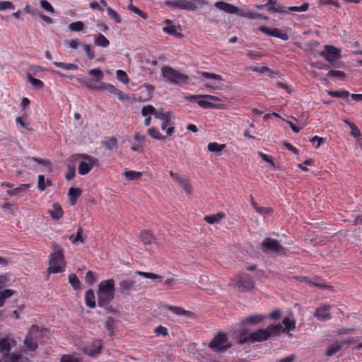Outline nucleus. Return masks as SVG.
<instances>
[{
	"label": "nucleus",
	"instance_id": "obj_1",
	"mask_svg": "<svg viewBox=\"0 0 362 362\" xmlns=\"http://www.w3.org/2000/svg\"><path fill=\"white\" fill-rule=\"evenodd\" d=\"M277 327L268 326L266 329H260L256 332L246 334L245 332L238 334L239 337V341L240 343L245 342H261L266 341L269 337L276 335ZM245 332V330H243Z\"/></svg>",
	"mask_w": 362,
	"mask_h": 362
},
{
	"label": "nucleus",
	"instance_id": "obj_2",
	"mask_svg": "<svg viewBox=\"0 0 362 362\" xmlns=\"http://www.w3.org/2000/svg\"><path fill=\"white\" fill-rule=\"evenodd\" d=\"M115 296V282L113 279L102 281L98 285V300L100 306L109 304Z\"/></svg>",
	"mask_w": 362,
	"mask_h": 362
},
{
	"label": "nucleus",
	"instance_id": "obj_3",
	"mask_svg": "<svg viewBox=\"0 0 362 362\" xmlns=\"http://www.w3.org/2000/svg\"><path fill=\"white\" fill-rule=\"evenodd\" d=\"M65 262L62 249L57 245L53 247V252L49 255L47 272L51 274L61 273L65 269Z\"/></svg>",
	"mask_w": 362,
	"mask_h": 362
},
{
	"label": "nucleus",
	"instance_id": "obj_4",
	"mask_svg": "<svg viewBox=\"0 0 362 362\" xmlns=\"http://www.w3.org/2000/svg\"><path fill=\"white\" fill-rule=\"evenodd\" d=\"M164 4L165 6L173 8L194 11L198 6L208 5V1L207 0H166Z\"/></svg>",
	"mask_w": 362,
	"mask_h": 362
},
{
	"label": "nucleus",
	"instance_id": "obj_5",
	"mask_svg": "<svg viewBox=\"0 0 362 362\" xmlns=\"http://www.w3.org/2000/svg\"><path fill=\"white\" fill-rule=\"evenodd\" d=\"M162 74L164 78L170 83L180 85H185L189 83V76L177 70L168 66L162 68Z\"/></svg>",
	"mask_w": 362,
	"mask_h": 362
},
{
	"label": "nucleus",
	"instance_id": "obj_6",
	"mask_svg": "<svg viewBox=\"0 0 362 362\" xmlns=\"http://www.w3.org/2000/svg\"><path fill=\"white\" fill-rule=\"evenodd\" d=\"M231 346V341L224 333H218L209 343V347L215 352L226 351Z\"/></svg>",
	"mask_w": 362,
	"mask_h": 362
},
{
	"label": "nucleus",
	"instance_id": "obj_7",
	"mask_svg": "<svg viewBox=\"0 0 362 362\" xmlns=\"http://www.w3.org/2000/svg\"><path fill=\"white\" fill-rule=\"evenodd\" d=\"M169 173L173 180L185 192L187 195L190 196L193 194V187L188 179L173 170H170Z\"/></svg>",
	"mask_w": 362,
	"mask_h": 362
},
{
	"label": "nucleus",
	"instance_id": "obj_8",
	"mask_svg": "<svg viewBox=\"0 0 362 362\" xmlns=\"http://www.w3.org/2000/svg\"><path fill=\"white\" fill-rule=\"evenodd\" d=\"M262 250L265 252H274L278 254L284 253V248L274 239L269 238H265L261 244Z\"/></svg>",
	"mask_w": 362,
	"mask_h": 362
},
{
	"label": "nucleus",
	"instance_id": "obj_9",
	"mask_svg": "<svg viewBox=\"0 0 362 362\" xmlns=\"http://www.w3.org/2000/svg\"><path fill=\"white\" fill-rule=\"evenodd\" d=\"M272 327H277L276 335L282 332H289L296 327V320L292 315L284 318L282 324L271 325Z\"/></svg>",
	"mask_w": 362,
	"mask_h": 362
},
{
	"label": "nucleus",
	"instance_id": "obj_10",
	"mask_svg": "<svg viewBox=\"0 0 362 362\" xmlns=\"http://www.w3.org/2000/svg\"><path fill=\"white\" fill-rule=\"evenodd\" d=\"M320 55L329 62H334L340 56V51L332 45H325Z\"/></svg>",
	"mask_w": 362,
	"mask_h": 362
},
{
	"label": "nucleus",
	"instance_id": "obj_11",
	"mask_svg": "<svg viewBox=\"0 0 362 362\" xmlns=\"http://www.w3.org/2000/svg\"><path fill=\"white\" fill-rule=\"evenodd\" d=\"M259 30L267 35L275 37L284 41L288 40V35L286 33H282L278 28H269L267 27L261 26L259 28Z\"/></svg>",
	"mask_w": 362,
	"mask_h": 362
},
{
	"label": "nucleus",
	"instance_id": "obj_12",
	"mask_svg": "<svg viewBox=\"0 0 362 362\" xmlns=\"http://www.w3.org/2000/svg\"><path fill=\"white\" fill-rule=\"evenodd\" d=\"M267 6L269 11L276 12L280 13H286L287 8L283 5L276 4V0H268L267 3L264 5H257L256 7L258 8Z\"/></svg>",
	"mask_w": 362,
	"mask_h": 362
},
{
	"label": "nucleus",
	"instance_id": "obj_13",
	"mask_svg": "<svg viewBox=\"0 0 362 362\" xmlns=\"http://www.w3.org/2000/svg\"><path fill=\"white\" fill-rule=\"evenodd\" d=\"M102 345L100 341L95 340L86 346L83 349V352L90 356H95L100 353Z\"/></svg>",
	"mask_w": 362,
	"mask_h": 362
},
{
	"label": "nucleus",
	"instance_id": "obj_14",
	"mask_svg": "<svg viewBox=\"0 0 362 362\" xmlns=\"http://www.w3.org/2000/svg\"><path fill=\"white\" fill-rule=\"evenodd\" d=\"M39 332V327L37 326H33L30 328L29 334L24 340L25 346L31 351H34L37 348V344L32 339L31 335H35Z\"/></svg>",
	"mask_w": 362,
	"mask_h": 362
},
{
	"label": "nucleus",
	"instance_id": "obj_15",
	"mask_svg": "<svg viewBox=\"0 0 362 362\" xmlns=\"http://www.w3.org/2000/svg\"><path fill=\"white\" fill-rule=\"evenodd\" d=\"M95 89L98 90H105L110 94L117 95L121 100H124L122 92L110 83H102L100 86L95 87Z\"/></svg>",
	"mask_w": 362,
	"mask_h": 362
},
{
	"label": "nucleus",
	"instance_id": "obj_16",
	"mask_svg": "<svg viewBox=\"0 0 362 362\" xmlns=\"http://www.w3.org/2000/svg\"><path fill=\"white\" fill-rule=\"evenodd\" d=\"M236 286L240 291H247L253 287V281L248 276H242L237 281Z\"/></svg>",
	"mask_w": 362,
	"mask_h": 362
},
{
	"label": "nucleus",
	"instance_id": "obj_17",
	"mask_svg": "<svg viewBox=\"0 0 362 362\" xmlns=\"http://www.w3.org/2000/svg\"><path fill=\"white\" fill-rule=\"evenodd\" d=\"M214 5L218 9L230 14L238 13L239 11L237 6L222 1L216 2Z\"/></svg>",
	"mask_w": 362,
	"mask_h": 362
},
{
	"label": "nucleus",
	"instance_id": "obj_18",
	"mask_svg": "<svg viewBox=\"0 0 362 362\" xmlns=\"http://www.w3.org/2000/svg\"><path fill=\"white\" fill-rule=\"evenodd\" d=\"M96 164V160H82L78 165L79 174L86 175Z\"/></svg>",
	"mask_w": 362,
	"mask_h": 362
},
{
	"label": "nucleus",
	"instance_id": "obj_19",
	"mask_svg": "<svg viewBox=\"0 0 362 362\" xmlns=\"http://www.w3.org/2000/svg\"><path fill=\"white\" fill-rule=\"evenodd\" d=\"M174 125V117L172 115L170 117L162 121L161 129L165 131L167 136H170L175 133Z\"/></svg>",
	"mask_w": 362,
	"mask_h": 362
},
{
	"label": "nucleus",
	"instance_id": "obj_20",
	"mask_svg": "<svg viewBox=\"0 0 362 362\" xmlns=\"http://www.w3.org/2000/svg\"><path fill=\"white\" fill-rule=\"evenodd\" d=\"M251 204L254 209L263 216H269L272 214L271 208L259 206L252 197H251Z\"/></svg>",
	"mask_w": 362,
	"mask_h": 362
},
{
	"label": "nucleus",
	"instance_id": "obj_21",
	"mask_svg": "<svg viewBox=\"0 0 362 362\" xmlns=\"http://www.w3.org/2000/svg\"><path fill=\"white\" fill-rule=\"evenodd\" d=\"M330 309L331 307L327 305L320 307L317 309L315 316L320 320H327L330 317Z\"/></svg>",
	"mask_w": 362,
	"mask_h": 362
},
{
	"label": "nucleus",
	"instance_id": "obj_22",
	"mask_svg": "<svg viewBox=\"0 0 362 362\" xmlns=\"http://www.w3.org/2000/svg\"><path fill=\"white\" fill-rule=\"evenodd\" d=\"M265 319V316L260 314H255L247 317L243 320L242 324L245 326L246 324L257 325Z\"/></svg>",
	"mask_w": 362,
	"mask_h": 362
},
{
	"label": "nucleus",
	"instance_id": "obj_23",
	"mask_svg": "<svg viewBox=\"0 0 362 362\" xmlns=\"http://www.w3.org/2000/svg\"><path fill=\"white\" fill-rule=\"evenodd\" d=\"M165 23L168 24V25L162 28L163 32L175 37L182 36V35L177 31L176 26L171 25L172 21L170 20H166Z\"/></svg>",
	"mask_w": 362,
	"mask_h": 362
},
{
	"label": "nucleus",
	"instance_id": "obj_24",
	"mask_svg": "<svg viewBox=\"0 0 362 362\" xmlns=\"http://www.w3.org/2000/svg\"><path fill=\"white\" fill-rule=\"evenodd\" d=\"M49 214L53 219H59L62 217L64 213L59 204L54 203L52 209L49 210Z\"/></svg>",
	"mask_w": 362,
	"mask_h": 362
},
{
	"label": "nucleus",
	"instance_id": "obj_25",
	"mask_svg": "<svg viewBox=\"0 0 362 362\" xmlns=\"http://www.w3.org/2000/svg\"><path fill=\"white\" fill-rule=\"evenodd\" d=\"M81 190L79 188L71 187L68 192L69 202L71 205H74L77 199L80 197Z\"/></svg>",
	"mask_w": 362,
	"mask_h": 362
},
{
	"label": "nucleus",
	"instance_id": "obj_26",
	"mask_svg": "<svg viewBox=\"0 0 362 362\" xmlns=\"http://www.w3.org/2000/svg\"><path fill=\"white\" fill-rule=\"evenodd\" d=\"M139 238L145 245H152L155 243V238L153 235L148 231L142 232Z\"/></svg>",
	"mask_w": 362,
	"mask_h": 362
},
{
	"label": "nucleus",
	"instance_id": "obj_27",
	"mask_svg": "<svg viewBox=\"0 0 362 362\" xmlns=\"http://www.w3.org/2000/svg\"><path fill=\"white\" fill-rule=\"evenodd\" d=\"M225 218V214L223 212H218L216 214L210 216H206L204 220L210 224H215L220 223L223 218Z\"/></svg>",
	"mask_w": 362,
	"mask_h": 362
},
{
	"label": "nucleus",
	"instance_id": "obj_28",
	"mask_svg": "<svg viewBox=\"0 0 362 362\" xmlns=\"http://www.w3.org/2000/svg\"><path fill=\"white\" fill-rule=\"evenodd\" d=\"M86 304L88 307L93 308L95 307V297L93 290L89 289L85 294Z\"/></svg>",
	"mask_w": 362,
	"mask_h": 362
},
{
	"label": "nucleus",
	"instance_id": "obj_29",
	"mask_svg": "<svg viewBox=\"0 0 362 362\" xmlns=\"http://www.w3.org/2000/svg\"><path fill=\"white\" fill-rule=\"evenodd\" d=\"M226 148V144H219L217 142H211L208 144L207 148L210 152L216 153V156H220V152Z\"/></svg>",
	"mask_w": 362,
	"mask_h": 362
},
{
	"label": "nucleus",
	"instance_id": "obj_30",
	"mask_svg": "<svg viewBox=\"0 0 362 362\" xmlns=\"http://www.w3.org/2000/svg\"><path fill=\"white\" fill-rule=\"evenodd\" d=\"M11 346V340L6 338H3L0 339V352L6 355L10 349Z\"/></svg>",
	"mask_w": 362,
	"mask_h": 362
},
{
	"label": "nucleus",
	"instance_id": "obj_31",
	"mask_svg": "<svg viewBox=\"0 0 362 362\" xmlns=\"http://www.w3.org/2000/svg\"><path fill=\"white\" fill-rule=\"evenodd\" d=\"M327 92V94L332 97L344 98V99L347 98L350 95L349 92L346 90H344V89L337 90H329Z\"/></svg>",
	"mask_w": 362,
	"mask_h": 362
},
{
	"label": "nucleus",
	"instance_id": "obj_32",
	"mask_svg": "<svg viewBox=\"0 0 362 362\" xmlns=\"http://www.w3.org/2000/svg\"><path fill=\"white\" fill-rule=\"evenodd\" d=\"M199 74L202 76L205 79H209L215 81H223V76L219 74L210 73L207 71H200Z\"/></svg>",
	"mask_w": 362,
	"mask_h": 362
},
{
	"label": "nucleus",
	"instance_id": "obj_33",
	"mask_svg": "<svg viewBox=\"0 0 362 362\" xmlns=\"http://www.w3.org/2000/svg\"><path fill=\"white\" fill-rule=\"evenodd\" d=\"M0 362H28V359L23 358L22 356L16 354L11 355L0 360Z\"/></svg>",
	"mask_w": 362,
	"mask_h": 362
},
{
	"label": "nucleus",
	"instance_id": "obj_34",
	"mask_svg": "<svg viewBox=\"0 0 362 362\" xmlns=\"http://www.w3.org/2000/svg\"><path fill=\"white\" fill-rule=\"evenodd\" d=\"M95 45L101 47H107L110 45V41L105 35L99 33L95 38Z\"/></svg>",
	"mask_w": 362,
	"mask_h": 362
},
{
	"label": "nucleus",
	"instance_id": "obj_35",
	"mask_svg": "<svg viewBox=\"0 0 362 362\" xmlns=\"http://www.w3.org/2000/svg\"><path fill=\"white\" fill-rule=\"evenodd\" d=\"M136 274L156 282H162L163 280V277L154 273L136 272Z\"/></svg>",
	"mask_w": 362,
	"mask_h": 362
},
{
	"label": "nucleus",
	"instance_id": "obj_36",
	"mask_svg": "<svg viewBox=\"0 0 362 362\" xmlns=\"http://www.w3.org/2000/svg\"><path fill=\"white\" fill-rule=\"evenodd\" d=\"M15 293V291L11 289L0 290V308L4 306L5 301Z\"/></svg>",
	"mask_w": 362,
	"mask_h": 362
},
{
	"label": "nucleus",
	"instance_id": "obj_37",
	"mask_svg": "<svg viewBox=\"0 0 362 362\" xmlns=\"http://www.w3.org/2000/svg\"><path fill=\"white\" fill-rule=\"evenodd\" d=\"M173 115V112L170 111H163V108L156 109L155 112V118L159 119L163 121Z\"/></svg>",
	"mask_w": 362,
	"mask_h": 362
},
{
	"label": "nucleus",
	"instance_id": "obj_38",
	"mask_svg": "<svg viewBox=\"0 0 362 362\" xmlns=\"http://www.w3.org/2000/svg\"><path fill=\"white\" fill-rule=\"evenodd\" d=\"M147 132L148 135H150L153 139L163 141L165 140V136L162 135L159 132L158 129L156 127H151L148 129Z\"/></svg>",
	"mask_w": 362,
	"mask_h": 362
},
{
	"label": "nucleus",
	"instance_id": "obj_39",
	"mask_svg": "<svg viewBox=\"0 0 362 362\" xmlns=\"http://www.w3.org/2000/svg\"><path fill=\"white\" fill-rule=\"evenodd\" d=\"M103 145L106 149L112 151L117 148V140L115 137H111L103 141Z\"/></svg>",
	"mask_w": 362,
	"mask_h": 362
},
{
	"label": "nucleus",
	"instance_id": "obj_40",
	"mask_svg": "<svg viewBox=\"0 0 362 362\" xmlns=\"http://www.w3.org/2000/svg\"><path fill=\"white\" fill-rule=\"evenodd\" d=\"M27 79L32 84L34 88L41 89L44 86V83L40 79L35 78L32 76L31 74H27Z\"/></svg>",
	"mask_w": 362,
	"mask_h": 362
},
{
	"label": "nucleus",
	"instance_id": "obj_41",
	"mask_svg": "<svg viewBox=\"0 0 362 362\" xmlns=\"http://www.w3.org/2000/svg\"><path fill=\"white\" fill-rule=\"evenodd\" d=\"M51 184V182L48 179H45L44 175H40L38 176L37 187L40 191H44Z\"/></svg>",
	"mask_w": 362,
	"mask_h": 362
},
{
	"label": "nucleus",
	"instance_id": "obj_42",
	"mask_svg": "<svg viewBox=\"0 0 362 362\" xmlns=\"http://www.w3.org/2000/svg\"><path fill=\"white\" fill-rule=\"evenodd\" d=\"M142 173L141 172L134 171V170H125L123 173L124 177L127 180H134L139 179L141 176Z\"/></svg>",
	"mask_w": 362,
	"mask_h": 362
},
{
	"label": "nucleus",
	"instance_id": "obj_43",
	"mask_svg": "<svg viewBox=\"0 0 362 362\" xmlns=\"http://www.w3.org/2000/svg\"><path fill=\"white\" fill-rule=\"evenodd\" d=\"M30 186V184H22L19 185L18 187L11 190L7 191V194L10 197H14L17 195L19 193H21L22 192L25 191L26 189L29 188Z\"/></svg>",
	"mask_w": 362,
	"mask_h": 362
},
{
	"label": "nucleus",
	"instance_id": "obj_44",
	"mask_svg": "<svg viewBox=\"0 0 362 362\" xmlns=\"http://www.w3.org/2000/svg\"><path fill=\"white\" fill-rule=\"evenodd\" d=\"M53 64H54L57 67L62 68L66 70L76 71L78 69V66L76 64L71 63L54 62Z\"/></svg>",
	"mask_w": 362,
	"mask_h": 362
},
{
	"label": "nucleus",
	"instance_id": "obj_45",
	"mask_svg": "<svg viewBox=\"0 0 362 362\" xmlns=\"http://www.w3.org/2000/svg\"><path fill=\"white\" fill-rule=\"evenodd\" d=\"M310 4L308 2L303 3L300 6H290L286 7L287 13L288 12H304L306 11L309 8Z\"/></svg>",
	"mask_w": 362,
	"mask_h": 362
},
{
	"label": "nucleus",
	"instance_id": "obj_46",
	"mask_svg": "<svg viewBox=\"0 0 362 362\" xmlns=\"http://www.w3.org/2000/svg\"><path fill=\"white\" fill-rule=\"evenodd\" d=\"M341 348V344L339 342H335L333 344L330 345L327 351L326 354L328 356H331L338 352Z\"/></svg>",
	"mask_w": 362,
	"mask_h": 362
},
{
	"label": "nucleus",
	"instance_id": "obj_47",
	"mask_svg": "<svg viewBox=\"0 0 362 362\" xmlns=\"http://www.w3.org/2000/svg\"><path fill=\"white\" fill-rule=\"evenodd\" d=\"M134 281L133 280H123L119 284V289L122 291H129L134 286Z\"/></svg>",
	"mask_w": 362,
	"mask_h": 362
},
{
	"label": "nucleus",
	"instance_id": "obj_48",
	"mask_svg": "<svg viewBox=\"0 0 362 362\" xmlns=\"http://www.w3.org/2000/svg\"><path fill=\"white\" fill-rule=\"evenodd\" d=\"M69 239L74 244L78 245L83 243V231L81 229H78L76 235H72L69 237Z\"/></svg>",
	"mask_w": 362,
	"mask_h": 362
},
{
	"label": "nucleus",
	"instance_id": "obj_49",
	"mask_svg": "<svg viewBox=\"0 0 362 362\" xmlns=\"http://www.w3.org/2000/svg\"><path fill=\"white\" fill-rule=\"evenodd\" d=\"M84 23L82 21H76L69 25V29L72 32H81L84 28Z\"/></svg>",
	"mask_w": 362,
	"mask_h": 362
},
{
	"label": "nucleus",
	"instance_id": "obj_50",
	"mask_svg": "<svg viewBox=\"0 0 362 362\" xmlns=\"http://www.w3.org/2000/svg\"><path fill=\"white\" fill-rule=\"evenodd\" d=\"M200 98H207L212 101L218 100L217 97L211 95H190L187 98V99L190 101Z\"/></svg>",
	"mask_w": 362,
	"mask_h": 362
},
{
	"label": "nucleus",
	"instance_id": "obj_51",
	"mask_svg": "<svg viewBox=\"0 0 362 362\" xmlns=\"http://www.w3.org/2000/svg\"><path fill=\"white\" fill-rule=\"evenodd\" d=\"M107 12L108 16L111 18L114 19L116 23H120L122 22V18L120 16L113 8H112L111 7H107Z\"/></svg>",
	"mask_w": 362,
	"mask_h": 362
},
{
	"label": "nucleus",
	"instance_id": "obj_52",
	"mask_svg": "<svg viewBox=\"0 0 362 362\" xmlns=\"http://www.w3.org/2000/svg\"><path fill=\"white\" fill-rule=\"evenodd\" d=\"M156 108L151 105H148L146 106H144L141 109V115L144 117L150 116V115H155Z\"/></svg>",
	"mask_w": 362,
	"mask_h": 362
},
{
	"label": "nucleus",
	"instance_id": "obj_53",
	"mask_svg": "<svg viewBox=\"0 0 362 362\" xmlns=\"http://www.w3.org/2000/svg\"><path fill=\"white\" fill-rule=\"evenodd\" d=\"M251 69L256 73L266 74L268 76H272V74H273V71H272L267 66H254L251 68Z\"/></svg>",
	"mask_w": 362,
	"mask_h": 362
},
{
	"label": "nucleus",
	"instance_id": "obj_54",
	"mask_svg": "<svg viewBox=\"0 0 362 362\" xmlns=\"http://www.w3.org/2000/svg\"><path fill=\"white\" fill-rule=\"evenodd\" d=\"M88 74L95 77L96 81H99L104 76L103 71L99 68L90 70Z\"/></svg>",
	"mask_w": 362,
	"mask_h": 362
},
{
	"label": "nucleus",
	"instance_id": "obj_55",
	"mask_svg": "<svg viewBox=\"0 0 362 362\" xmlns=\"http://www.w3.org/2000/svg\"><path fill=\"white\" fill-rule=\"evenodd\" d=\"M69 283L71 284V285L72 286V287L74 289L80 288L81 282H80L79 279H78V277L76 275L71 274L69 276Z\"/></svg>",
	"mask_w": 362,
	"mask_h": 362
},
{
	"label": "nucleus",
	"instance_id": "obj_56",
	"mask_svg": "<svg viewBox=\"0 0 362 362\" xmlns=\"http://www.w3.org/2000/svg\"><path fill=\"white\" fill-rule=\"evenodd\" d=\"M117 78V79L124 83H129V77L127 74V73L122 70H117L116 72Z\"/></svg>",
	"mask_w": 362,
	"mask_h": 362
},
{
	"label": "nucleus",
	"instance_id": "obj_57",
	"mask_svg": "<svg viewBox=\"0 0 362 362\" xmlns=\"http://www.w3.org/2000/svg\"><path fill=\"white\" fill-rule=\"evenodd\" d=\"M243 16L247 17L250 19H268V17L263 16L261 13H255V12H247L243 15Z\"/></svg>",
	"mask_w": 362,
	"mask_h": 362
},
{
	"label": "nucleus",
	"instance_id": "obj_58",
	"mask_svg": "<svg viewBox=\"0 0 362 362\" xmlns=\"http://www.w3.org/2000/svg\"><path fill=\"white\" fill-rule=\"evenodd\" d=\"M83 49L89 59H94L95 58L94 51L93 50V47L90 45H89V44L84 45Z\"/></svg>",
	"mask_w": 362,
	"mask_h": 362
},
{
	"label": "nucleus",
	"instance_id": "obj_59",
	"mask_svg": "<svg viewBox=\"0 0 362 362\" xmlns=\"http://www.w3.org/2000/svg\"><path fill=\"white\" fill-rule=\"evenodd\" d=\"M81 359L74 355H64L60 359V362H80Z\"/></svg>",
	"mask_w": 362,
	"mask_h": 362
},
{
	"label": "nucleus",
	"instance_id": "obj_60",
	"mask_svg": "<svg viewBox=\"0 0 362 362\" xmlns=\"http://www.w3.org/2000/svg\"><path fill=\"white\" fill-rule=\"evenodd\" d=\"M345 75L346 74L344 71L339 70H330L327 74L328 77H334L339 78H344Z\"/></svg>",
	"mask_w": 362,
	"mask_h": 362
},
{
	"label": "nucleus",
	"instance_id": "obj_61",
	"mask_svg": "<svg viewBox=\"0 0 362 362\" xmlns=\"http://www.w3.org/2000/svg\"><path fill=\"white\" fill-rule=\"evenodd\" d=\"M40 4L41 7L42 8H44L45 10H46L47 11H48L51 13H54L55 12L54 8H53V6L51 5V4L48 1L41 0L40 1Z\"/></svg>",
	"mask_w": 362,
	"mask_h": 362
},
{
	"label": "nucleus",
	"instance_id": "obj_62",
	"mask_svg": "<svg viewBox=\"0 0 362 362\" xmlns=\"http://www.w3.org/2000/svg\"><path fill=\"white\" fill-rule=\"evenodd\" d=\"M351 129V134L352 136L356 138V139H361L362 134L358 128V127L355 124H351L350 125Z\"/></svg>",
	"mask_w": 362,
	"mask_h": 362
},
{
	"label": "nucleus",
	"instance_id": "obj_63",
	"mask_svg": "<svg viewBox=\"0 0 362 362\" xmlns=\"http://www.w3.org/2000/svg\"><path fill=\"white\" fill-rule=\"evenodd\" d=\"M165 308L177 315H183L185 314V311L180 307L166 305Z\"/></svg>",
	"mask_w": 362,
	"mask_h": 362
},
{
	"label": "nucleus",
	"instance_id": "obj_64",
	"mask_svg": "<svg viewBox=\"0 0 362 362\" xmlns=\"http://www.w3.org/2000/svg\"><path fill=\"white\" fill-rule=\"evenodd\" d=\"M247 56L251 59L258 60L261 59L263 55L259 51L249 50L247 53Z\"/></svg>",
	"mask_w": 362,
	"mask_h": 362
}]
</instances>
